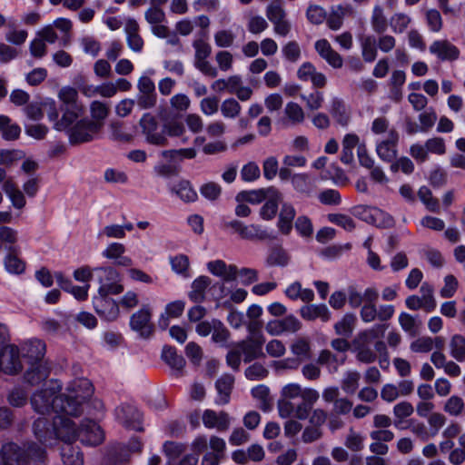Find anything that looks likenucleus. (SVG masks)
<instances>
[{
  "instance_id": "1",
  "label": "nucleus",
  "mask_w": 465,
  "mask_h": 465,
  "mask_svg": "<svg viewBox=\"0 0 465 465\" xmlns=\"http://www.w3.org/2000/svg\"><path fill=\"white\" fill-rule=\"evenodd\" d=\"M61 102L57 109L53 102L47 111L48 120L56 131L68 136L71 145L93 142L99 137L100 124L88 117L81 118L83 107L78 103V92L71 86L63 87L58 94Z\"/></svg>"
},
{
  "instance_id": "2",
  "label": "nucleus",
  "mask_w": 465,
  "mask_h": 465,
  "mask_svg": "<svg viewBox=\"0 0 465 465\" xmlns=\"http://www.w3.org/2000/svg\"><path fill=\"white\" fill-rule=\"evenodd\" d=\"M62 382L58 380H50L48 386L35 391L31 396L30 401L33 409L41 414L54 411L57 414H65L78 417L83 412V401L91 395L92 391H87L85 396H80L75 388H73V394L66 395L60 393Z\"/></svg>"
},
{
  "instance_id": "3",
  "label": "nucleus",
  "mask_w": 465,
  "mask_h": 465,
  "mask_svg": "<svg viewBox=\"0 0 465 465\" xmlns=\"http://www.w3.org/2000/svg\"><path fill=\"white\" fill-rule=\"evenodd\" d=\"M47 453L35 442H27L24 447L10 441L2 444L0 465H46Z\"/></svg>"
},
{
  "instance_id": "4",
  "label": "nucleus",
  "mask_w": 465,
  "mask_h": 465,
  "mask_svg": "<svg viewBox=\"0 0 465 465\" xmlns=\"http://www.w3.org/2000/svg\"><path fill=\"white\" fill-rule=\"evenodd\" d=\"M69 418L59 416L54 418L51 422L45 417H40L33 423L35 437L44 444H52L53 440H61L64 442L74 440V434L67 432Z\"/></svg>"
},
{
  "instance_id": "5",
  "label": "nucleus",
  "mask_w": 465,
  "mask_h": 465,
  "mask_svg": "<svg viewBox=\"0 0 465 465\" xmlns=\"http://www.w3.org/2000/svg\"><path fill=\"white\" fill-rule=\"evenodd\" d=\"M68 428L66 430L74 434V440H80L83 444L87 446H96L103 442L104 432L101 427L93 420H84L79 427H76L74 422L69 419Z\"/></svg>"
},
{
  "instance_id": "6",
  "label": "nucleus",
  "mask_w": 465,
  "mask_h": 465,
  "mask_svg": "<svg viewBox=\"0 0 465 465\" xmlns=\"http://www.w3.org/2000/svg\"><path fill=\"white\" fill-rule=\"evenodd\" d=\"M94 279L99 283V294L117 295L124 292L120 273L112 266L94 267Z\"/></svg>"
},
{
  "instance_id": "7",
  "label": "nucleus",
  "mask_w": 465,
  "mask_h": 465,
  "mask_svg": "<svg viewBox=\"0 0 465 465\" xmlns=\"http://www.w3.org/2000/svg\"><path fill=\"white\" fill-rule=\"evenodd\" d=\"M226 227L232 228L242 240L247 241H266L275 240L276 234L273 231H268L260 224L252 223L245 225L242 221L232 220L226 223Z\"/></svg>"
},
{
  "instance_id": "8",
  "label": "nucleus",
  "mask_w": 465,
  "mask_h": 465,
  "mask_svg": "<svg viewBox=\"0 0 465 465\" xmlns=\"http://www.w3.org/2000/svg\"><path fill=\"white\" fill-rule=\"evenodd\" d=\"M19 348L6 344L0 350V371L8 375H15L23 370Z\"/></svg>"
},
{
  "instance_id": "9",
  "label": "nucleus",
  "mask_w": 465,
  "mask_h": 465,
  "mask_svg": "<svg viewBox=\"0 0 465 465\" xmlns=\"http://www.w3.org/2000/svg\"><path fill=\"white\" fill-rule=\"evenodd\" d=\"M140 126L147 143L157 146L168 144V139L163 132V125L160 128L155 117L151 114L147 113L143 115Z\"/></svg>"
},
{
  "instance_id": "10",
  "label": "nucleus",
  "mask_w": 465,
  "mask_h": 465,
  "mask_svg": "<svg viewBox=\"0 0 465 465\" xmlns=\"http://www.w3.org/2000/svg\"><path fill=\"white\" fill-rule=\"evenodd\" d=\"M116 419L128 430L143 431V417L139 410L128 403H124L115 409Z\"/></svg>"
},
{
  "instance_id": "11",
  "label": "nucleus",
  "mask_w": 465,
  "mask_h": 465,
  "mask_svg": "<svg viewBox=\"0 0 465 465\" xmlns=\"http://www.w3.org/2000/svg\"><path fill=\"white\" fill-rule=\"evenodd\" d=\"M110 294H97L93 297V306L98 316L107 322H113L119 316V305L109 297Z\"/></svg>"
},
{
  "instance_id": "12",
  "label": "nucleus",
  "mask_w": 465,
  "mask_h": 465,
  "mask_svg": "<svg viewBox=\"0 0 465 465\" xmlns=\"http://www.w3.org/2000/svg\"><path fill=\"white\" fill-rule=\"evenodd\" d=\"M151 318L152 312L149 305H143L130 317V327L133 331L138 332L141 337L148 338L153 331Z\"/></svg>"
},
{
  "instance_id": "13",
  "label": "nucleus",
  "mask_w": 465,
  "mask_h": 465,
  "mask_svg": "<svg viewBox=\"0 0 465 465\" xmlns=\"http://www.w3.org/2000/svg\"><path fill=\"white\" fill-rule=\"evenodd\" d=\"M399 138V133L392 128L389 131L385 140L377 143L376 152L382 161L391 163L396 159Z\"/></svg>"
},
{
  "instance_id": "14",
  "label": "nucleus",
  "mask_w": 465,
  "mask_h": 465,
  "mask_svg": "<svg viewBox=\"0 0 465 465\" xmlns=\"http://www.w3.org/2000/svg\"><path fill=\"white\" fill-rule=\"evenodd\" d=\"M45 343L38 339L30 340L22 346V356L27 364L48 362L45 360Z\"/></svg>"
},
{
  "instance_id": "15",
  "label": "nucleus",
  "mask_w": 465,
  "mask_h": 465,
  "mask_svg": "<svg viewBox=\"0 0 465 465\" xmlns=\"http://www.w3.org/2000/svg\"><path fill=\"white\" fill-rule=\"evenodd\" d=\"M50 372L51 366L49 362L28 364V368L24 373V380L29 385L36 386L45 381Z\"/></svg>"
},
{
  "instance_id": "16",
  "label": "nucleus",
  "mask_w": 465,
  "mask_h": 465,
  "mask_svg": "<svg viewBox=\"0 0 465 465\" xmlns=\"http://www.w3.org/2000/svg\"><path fill=\"white\" fill-rule=\"evenodd\" d=\"M372 341L358 335L353 341V351L356 353L357 361L370 364L377 360V351L371 349Z\"/></svg>"
},
{
  "instance_id": "17",
  "label": "nucleus",
  "mask_w": 465,
  "mask_h": 465,
  "mask_svg": "<svg viewBox=\"0 0 465 465\" xmlns=\"http://www.w3.org/2000/svg\"><path fill=\"white\" fill-rule=\"evenodd\" d=\"M265 340H256L247 338L237 343V348L244 355L243 361L248 363L253 360L264 357L262 352V345Z\"/></svg>"
},
{
  "instance_id": "18",
  "label": "nucleus",
  "mask_w": 465,
  "mask_h": 465,
  "mask_svg": "<svg viewBox=\"0 0 465 465\" xmlns=\"http://www.w3.org/2000/svg\"><path fill=\"white\" fill-rule=\"evenodd\" d=\"M207 269L212 274L221 277L223 282H232L237 278V266L234 264L227 265L223 260L209 262L207 263Z\"/></svg>"
},
{
  "instance_id": "19",
  "label": "nucleus",
  "mask_w": 465,
  "mask_h": 465,
  "mask_svg": "<svg viewBox=\"0 0 465 465\" xmlns=\"http://www.w3.org/2000/svg\"><path fill=\"white\" fill-rule=\"evenodd\" d=\"M234 384V377L232 374L224 373L215 381L217 397L215 403L225 405L230 402L231 393Z\"/></svg>"
},
{
  "instance_id": "20",
  "label": "nucleus",
  "mask_w": 465,
  "mask_h": 465,
  "mask_svg": "<svg viewBox=\"0 0 465 465\" xmlns=\"http://www.w3.org/2000/svg\"><path fill=\"white\" fill-rule=\"evenodd\" d=\"M293 189L305 197H312L316 192V181L308 173H295L292 177Z\"/></svg>"
},
{
  "instance_id": "21",
  "label": "nucleus",
  "mask_w": 465,
  "mask_h": 465,
  "mask_svg": "<svg viewBox=\"0 0 465 465\" xmlns=\"http://www.w3.org/2000/svg\"><path fill=\"white\" fill-rule=\"evenodd\" d=\"M271 193H277V189L273 186L261 188L250 191H241L236 194L235 200L238 203H249L258 204L269 197Z\"/></svg>"
},
{
  "instance_id": "22",
  "label": "nucleus",
  "mask_w": 465,
  "mask_h": 465,
  "mask_svg": "<svg viewBox=\"0 0 465 465\" xmlns=\"http://www.w3.org/2000/svg\"><path fill=\"white\" fill-rule=\"evenodd\" d=\"M295 216L296 211L292 204L283 203L277 221V228L281 233L284 235H289L291 233Z\"/></svg>"
},
{
  "instance_id": "23",
  "label": "nucleus",
  "mask_w": 465,
  "mask_h": 465,
  "mask_svg": "<svg viewBox=\"0 0 465 465\" xmlns=\"http://www.w3.org/2000/svg\"><path fill=\"white\" fill-rule=\"evenodd\" d=\"M301 317L305 321L321 319L326 322L330 321L331 313L324 303L303 305L300 309Z\"/></svg>"
},
{
  "instance_id": "24",
  "label": "nucleus",
  "mask_w": 465,
  "mask_h": 465,
  "mask_svg": "<svg viewBox=\"0 0 465 465\" xmlns=\"http://www.w3.org/2000/svg\"><path fill=\"white\" fill-rule=\"evenodd\" d=\"M55 279L60 288L73 294L76 300L84 301L87 299L90 284L84 286L74 285L72 281L65 278L62 272H56Z\"/></svg>"
},
{
  "instance_id": "25",
  "label": "nucleus",
  "mask_w": 465,
  "mask_h": 465,
  "mask_svg": "<svg viewBox=\"0 0 465 465\" xmlns=\"http://www.w3.org/2000/svg\"><path fill=\"white\" fill-rule=\"evenodd\" d=\"M171 193L178 196L184 203H193L198 199V194L188 180H181L169 184Z\"/></svg>"
},
{
  "instance_id": "26",
  "label": "nucleus",
  "mask_w": 465,
  "mask_h": 465,
  "mask_svg": "<svg viewBox=\"0 0 465 465\" xmlns=\"http://www.w3.org/2000/svg\"><path fill=\"white\" fill-rule=\"evenodd\" d=\"M124 32L128 46L134 52H140L143 46V41L139 35V25L134 18H128L125 22Z\"/></svg>"
},
{
  "instance_id": "27",
  "label": "nucleus",
  "mask_w": 465,
  "mask_h": 465,
  "mask_svg": "<svg viewBox=\"0 0 465 465\" xmlns=\"http://www.w3.org/2000/svg\"><path fill=\"white\" fill-rule=\"evenodd\" d=\"M212 280L205 275L197 277L191 285L189 299L194 303H202L205 301V291L211 285Z\"/></svg>"
},
{
  "instance_id": "28",
  "label": "nucleus",
  "mask_w": 465,
  "mask_h": 465,
  "mask_svg": "<svg viewBox=\"0 0 465 465\" xmlns=\"http://www.w3.org/2000/svg\"><path fill=\"white\" fill-rule=\"evenodd\" d=\"M430 53L438 58H458L460 54L459 49L447 40L433 42Z\"/></svg>"
},
{
  "instance_id": "29",
  "label": "nucleus",
  "mask_w": 465,
  "mask_h": 465,
  "mask_svg": "<svg viewBox=\"0 0 465 465\" xmlns=\"http://www.w3.org/2000/svg\"><path fill=\"white\" fill-rule=\"evenodd\" d=\"M282 201V194L277 189V193H271L267 201L260 209V217L264 221L272 220L278 212L279 203Z\"/></svg>"
},
{
  "instance_id": "30",
  "label": "nucleus",
  "mask_w": 465,
  "mask_h": 465,
  "mask_svg": "<svg viewBox=\"0 0 465 465\" xmlns=\"http://www.w3.org/2000/svg\"><path fill=\"white\" fill-rule=\"evenodd\" d=\"M162 360L173 370L181 371L185 366L183 355L177 353L175 347L164 345L162 350Z\"/></svg>"
},
{
  "instance_id": "31",
  "label": "nucleus",
  "mask_w": 465,
  "mask_h": 465,
  "mask_svg": "<svg viewBox=\"0 0 465 465\" xmlns=\"http://www.w3.org/2000/svg\"><path fill=\"white\" fill-rule=\"evenodd\" d=\"M290 255L286 250L280 244L272 246L266 258L268 266L285 267L289 264Z\"/></svg>"
},
{
  "instance_id": "32",
  "label": "nucleus",
  "mask_w": 465,
  "mask_h": 465,
  "mask_svg": "<svg viewBox=\"0 0 465 465\" xmlns=\"http://www.w3.org/2000/svg\"><path fill=\"white\" fill-rule=\"evenodd\" d=\"M21 134L20 126L7 115L0 114V134L5 141H15Z\"/></svg>"
},
{
  "instance_id": "33",
  "label": "nucleus",
  "mask_w": 465,
  "mask_h": 465,
  "mask_svg": "<svg viewBox=\"0 0 465 465\" xmlns=\"http://www.w3.org/2000/svg\"><path fill=\"white\" fill-rule=\"evenodd\" d=\"M109 112V105L106 103L95 100L90 104V119L100 124V130L103 129Z\"/></svg>"
},
{
  "instance_id": "34",
  "label": "nucleus",
  "mask_w": 465,
  "mask_h": 465,
  "mask_svg": "<svg viewBox=\"0 0 465 465\" xmlns=\"http://www.w3.org/2000/svg\"><path fill=\"white\" fill-rule=\"evenodd\" d=\"M71 442H64L66 445L62 448L61 457L64 465H84L83 454L71 446Z\"/></svg>"
},
{
  "instance_id": "35",
  "label": "nucleus",
  "mask_w": 465,
  "mask_h": 465,
  "mask_svg": "<svg viewBox=\"0 0 465 465\" xmlns=\"http://www.w3.org/2000/svg\"><path fill=\"white\" fill-rule=\"evenodd\" d=\"M356 320L354 313H345L341 321L334 325L336 333L346 338L350 337L353 331Z\"/></svg>"
},
{
  "instance_id": "36",
  "label": "nucleus",
  "mask_w": 465,
  "mask_h": 465,
  "mask_svg": "<svg viewBox=\"0 0 465 465\" xmlns=\"http://www.w3.org/2000/svg\"><path fill=\"white\" fill-rule=\"evenodd\" d=\"M20 253L6 254L4 258L5 269L11 274H21L25 270V262L19 258Z\"/></svg>"
},
{
  "instance_id": "37",
  "label": "nucleus",
  "mask_w": 465,
  "mask_h": 465,
  "mask_svg": "<svg viewBox=\"0 0 465 465\" xmlns=\"http://www.w3.org/2000/svg\"><path fill=\"white\" fill-rule=\"evenodd\" d=\"M344 15L345 8L341 5H332L326 18L329 28L331 30L340 29L343 24Z\"/></svg>"
},
{
  "instance_id": "38",
  "label": "nucleus",
  "mask_w": 465,
  "mask_h": 465,
  "mask_svg": "<svg viewBox=\"0 0 465 465\" xmlns=\"http://www.w3.org/2000/svg\"><path fill=\"white\" fill-rule=\"evenodd\" d=\"M172 270L183 278H189V258L184 254L170 257Z\"/></svg>"
},
{
  "instance_id": "39",
  "label": "nucleus",
  "mask_w": 465,
  "mask_h": 465,
  "mask_svg": "<svg viewBox=\"0 0 465 465\" xmlns=\"http://www.w3.org/2000/svg\"><path fill=\"white\" fill-rule=\"evenodd\" d=\"M450 355L460 362L465 361V337L455 334L450 342Z\"/></svg>"
},
{
  "instance_id": "40",
  "label": "nucleus",
  "mask_w": 465,
  "mask_h": 465,
  "mask_svg": "<svg viewBox=\"0 0 465 465\" xmlns=\"http://www.w3.org/2000/svg\"><path fill=\"white\" fill-rule=\"evenodd\" d=\"M330 113L333 118L341 125L348 124L349 116L346 114L345 104L342 100L339 98H333L331 100Z\"/></svg>"
},
{
  "instance_id": "41",
  "label": "nucleus",
  "mask_w": 465,
  "mask_h": 465,
  "mask_svg": "<svg viewBox=\"0 0 465 465\" xmlns=\"http://www.w3.org/2000/svg\"><path fill=\"white\" fill-rule=\"evenodd\" d=\"M418 196L430 212H432V213L440 212L439 201L437 198H434L432 196L431 191L428 187L421 186L419 189Z\"/></svg>"
},
{
  "instance_id": "42",
  "label": "nucleus",
  "mask_w": 465,
  "mask_h": 465,
  "mask_svg": "<svg viewBox=\"0 0 465 465\" xmlns=\"http://www.w3.org/2000/svg\"><path fill=\"white\" fill-rule=\"evenodd\" d=\"M306 17L311 24L321 25L326 20L327 12L319 5L310 4L306 10Z\"/></svg>"
},
{
  "instance_id": "43",
  "label": "nucleus",
  "mask_w": 465,
  "mask_h": 465,
  "mask_svg": "<svg viewBox=\"0 0 465 465\" xmlns=\"http://www.w3.org/2000/svg\"><path fill=\"white\" fill-rule=\"evenodd\" d=\"M350 212L354 217L369 224L375 223V208H371L366 205H356L351 207Z\"/></svg>"
},
{
  "instance_id": "44",
  "label": "nucleus",
  "mask_w": 465,
  "mask_h": 465,
  "mask_svg": "<svg viewBox=\"0 0 465 465\" xmlns=\"http://www.w3.org/2000/svg\"><path fill=\"white\" fill-rule=\"evenodd\" d=\"M371 26L378 34H382L388 27V22L383 15V9L380 5H375L371 15Z\"/></svg>"
},
{
  "instance_id": "45",
  "label": "nucleus",
  "mask_w": 465,
  "mask_h": 465,
  "mask_svg": "<svg viewBox=\"0 0 465 465\" xmlns=\"http://www.w3.org/2000/svg\"><path fill=\"white\" fill-rule=\"evenodd\" d=\"M284 114L292 124H302L304 121V112L302 108L294 102H289L284 109Z\"/></svg>"
},
{
  "instance_id": "46",
  "label": "nucleus",
  "mask_w": 465,
  "mask_h": 465,
  "mask_svg": "<svg viewBox=\"0 0 465 465\" xmlns=\"http://www.w3.org/2000/svg\"><path fill=\"white\" fill-rule=\"evenodd\" d=\"M327 219L330 223L341 227L345 231L351 232L356 224L351 217L343 213H329Z\"/></svg>"
},
{
  "instance_id": "47",
  "label": "nucleus",
  "mask_w": 465,
  "mask_h": 465,
  "mask_svg": "<svg viewBox=\"0 0 465 465\" xmlns=\"http://www.w3.org/2000/svg\"><path fill=\"white\" fill-rule=\"evenodd\" d=\"M363 58H375L377 41L372 35H363L360 38Z\"/></svg>"
},
{
  "instance_id": "48",
  "label": "nucleus",
  "mask_w": 465,
  "mask_h": 465,
  "mask_svg": "<svg viewBox=\"0 0 465 465\" xmlns=\"http://www.w3.org/2000/svg\"><path fill=\"white\" fill-rule=\"evenodd\" d=\"M80 46L84 54L91 56L98 55L101 50V44L93 36H84L80 39Z\"/></svg>"
},
{
  "instance_id": "49",
  "label": "nucleus",
  "mask_w": 465,
  "mask_h": 465,
  "mask_svg": "<svg viewBox=\"0 0 465 465\" xmlns=\"http://www.w3.org/2000/svg\"><path fill=\"white\" fill-rule=\"evenodd\" d=\"M240 104L233 98L225 99L221 105L222 114L225 118H236L241 112Z\"/></svg>"
},
{
  "instance_id": "50",
  "label": "nucleus",
  "mask_w": 465,
  "mask_h": 465,
  "mask_svg": "<svg viewBox=\"0 0 465 465\" xmlns=\"http://www.w3.org/2000/svg\"><path fill=\"white\" fill-rule=\"evenodd\" d=\"M200 193L207 200L215 201L222 193V187L214 182H209L200 187Z\"/></svg>"
},
{
  "instance_id": "51",
  "label": "nucleus",
  "mask_w": 465,
  "mask_h": 465,
  "mask_svg": "<svg viewBox=\"0 0 465 465\" xmlns=\"http://www.w3.org/2000/svg\"><path fill=\"white\" fill-rule=\"evenodd\" d=\"M245 377L251 381H261L266 378L269 374L268 370L261 363H253L249 366L244 371Z\"/></svg>"
},
{
  "instance_id": "52",
  "label": "nucleus",
  "mask_w": 465,
  "mask_h": 465,
  "mask_svg": "<svg viewBox=\"0 0 465 465\" xmlns=\"http://www.w3.org/2000/svg\"><path fill=\"white\" fill-rule=\"evenodd\" d=\"M28 392L20 387L15 388L8 395V401L14 407H22L27 403Z\"/></svg>"
},
{
  "instance_id": "53",
  "label": "nucleus",
  "mask_w": 465,
  "mask_h": 465,
  "mask_svg": "<svg viewBox=\"0 0 465 465\" xmlns=\"http://www.w3.org/2000/svg\"><path fill=\"white\" fill-rule=\"evenodd\" d=\"M261 175V170L254 162L244 164L241 170V178L244 182H253Z\"/></svg>"
},
{
  "instance_id": "54",
  "label": "nucleus",
  "mask_w": 465,
  "mask_h": 465,
  "mask_svg": "<svg viewBox=\"0 0 465 465\" xmlns=\"http://www.w3.org/2000/svg\"><path fill=\"white\" fill-rule=\"evenodd\" d=\"M360 373L358 371H348L342 380L341 388L347 393H354L359 386Z\"/></svg>"
},
{
  "instance_id": "55",
  "label": "nucleus",
  "mask_w": 465,
  "mask_h": 465,
  "mask_svg": "<svg viewBox=\"0 0 465 465\" xmlns=\"http://www.w3.org/2000/svg\"><path fill=\"white\" fill-rule=\"evenodd\" d=\"M186 446L183 443L165 441L163 450L170 460H175L185 451Z\"/></svg>"
},
{
  "instance_id": "56",
  "label": "nucleus",
  "mask_w": 465,
  "mask_h": 465,
  "mask_svg": "<svg viewBox=\"0 0 465 465\" xmlns=\"http://www.w3.org/2000/svg\"><path fill=\"white\" fill-rule=\"evenodd\" d=\"M314 46L322 58H341L340 54L331 48L326 39L316 41Z\"/></svg>"
},
{
  "instance_id": "57",
  "label": "nucleus",
  "mask_w": 465,
  "mask_h": 465,
  "mask_svg": "<svg viewBox=\"0 0 465 465\" xmlns=\"http://www.w3.org/2000/svg\"><path fill=\"white\" fill-rule=\"evenodd\" d=\"M464 401L459 396H451L445 403L444 411L452 416H458L464 409Z\"/></svg>"
},
{
  "instance_id": "58",
  "label": "nucleus",
  "mask_w": 465,
  "mask_h": 465,
  "mask_svg": "<svg viewBox=\"0 0 465 465\" xmlns=\"http://www.w3.org/2000/svg\"><path fill=\"white\" fill-rule=\"evenodd\" d=\"M266 15L272 23L279 22L285 18V11L277 1L272 2L266 9Z\"/></svg>"
},
{
  "instance_id": "59",
  "label": "nucleus",
  "mask_w": 465,
  "mask_h": 465,
  "mask_svg": "<svg viewBox=\"0 0 465 465\" xmlns=\"http://www.w3.org/2000/svg\"><path fill=\"white\" fill-rule=\"evenodd\" d=\"M319 201L326 205H338L341 203V196L337 190L326 189L319 194Z\"/></svg>"
},
{
  "instance_id": "60",
  "label": "nucleus",
  "mask_w": 465,
  "mask_h": 465,
  "mask_svg": "<svg viewBox=\"0 0 465 465\" xmlns=\"http://www.w3.org/2000/svg\"><path fill=\"white\" fill-rule=\"evenodd\" d=\"M294 227L302 237H310L313 232L312 221L304 215L299 216L296 219Z\"/></svg>"
},
{
  "instance_id": "61",
  "label": "nucleus",
  "mask_w": 465,
  "mask_h": 465,
  "mask_svg": "<svg viewBox=\"0 0 465 465\" xmlns=\"http://www.w3.org/2000/svg\"><path fill=\"white\" fill-rule=\"evenodd\" d=\"M399 323L402 330L411 336L417 334L416 320L407 312H401L399 316Z\"/></svg>"
},
{
  "instance_id": "62",
  "label": "nucleus",
  "mask_w": 465,
  "mask_h": 465,
  "mask_svg": "<svg viewBox=\"0 0 465 465\" xmlns=\"http://www.w3.org/2000/svg\"><path fill=\"white\" fill-rule=\"evenodd\" d=\"M213 324L215 327L213 331L212 340L217 343L225 342L230 336L229 331L220 320L213 319Z\"/></svg>"
},
{
  "instance_id": "63",
  "label": "nucleus",
  "mask_w": 465,
  "mask_h": 465,
  "mask_svg": "<svg viewBox=\"0 0 465 465\" xmlns=\"http://www.w3.org/2000/svg\"><path fill=\"white\" fill-rule=\"evenodd\" d=\"M411 19L404 14H395L390 20L391 27L394 33H402L408 27Z\"/></svg>"
},
{
  "instance_id": "64",
  "label": "nucleus",
  "mask_w": 465,
  "mask_h": 465,
  "mask_svg": "<svg viewBox=\"0 0 465 465\" xmlns=\"http://www.w3.org/2000/svg\"><path fill=\"white\" fill-rule=\"evenodd\" d=\"M220 100L216 96L203 98L200 103L201 111L205 115H213L218 112Z\"/></svg>"
}]
</instances>
